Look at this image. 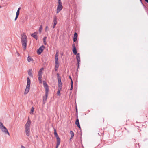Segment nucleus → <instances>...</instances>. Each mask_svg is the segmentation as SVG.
Instances as JSON below:
<instances>
[{"mask_svg":"<svg viewBox=\"0 0 148 148\" xmlns=\"http://www.w3.org/2000/svg\"><path fill=\"white\" fill-rule=\"evenodd\" d=\"M43 86L45 89V95L43 97V104H45L46 101L48 94L49 88L48 86L47 82L45 81H43Z\"/></svg>","mask_w":148,"mask_h":148,"instance_id":"obj_1","label":"nucleus"},{"mask_svg":"<svg viewBox=\"0 0 148 148\" xmlns=\"http://www.w3.org/2000/svg\"><path fill=\"white\" fill-rule=\"evenodd\" d=\"M31 123V121L29 118L28 121L25 125V134L27 136H29L30 135V126Z\"/></svg>","mask_w":148,"mask_h":148,"instance_id":"obj_2","label":"nucleus"},{"mask_svg":"<svg viewBox=\"0 0 148 148\" xmlns=\"http://www.w3.org/2000/svg\"><path fill=\"white\" fill-rule=\"evenodd\" d=\"M21 40L22 47L25 50L26 49L27 46V37L25 34H23L21 37Z\"/></svg>","mask_w":148,"mask_h":148,"instance_id":"obj_3","label":"nucleus"},{"mask_svg":"<svg viewBox=\"0 0 148 148\" xmlns=\"http://www.w3.org/2000/svg\"><path fill=\"white\" fill-rule=\"evenodd\" d=\"M57 77L58 80V89L57 92V93L58 95H60V91L62 89V84L61 81V77L58 73L57 74Z\"/></svg>","mask_w":148,"mask_h":148,"instance_id":"obj_4","label":"nucleus"},{"mask_svg":"<svg viewBox=\"0 0 148 148\" xmlns=\"http://www.w3.org/2000/svg\"><path fill=\"white\" fill-rule=\"evenodd\" d=\"M0 129L5 134H8L10 136V133L8 131L7 128L3 125L1 122H0Z\"/></svg>","mask_w":148,"mask_h":148,"instance_id":"obj_5","label":"nucleus"},{"mask_svg":"<svg viewBox=\"0 0 148 148\" xmlns=\"http://www.w3.org/2000/svg\"><path fill=\"white\" fill-rule=\"evenodd\" d=\"M30 80L29 77H27V85L24 92L25 94H26L29 92L30 89Z\"/></svg>","mask_w":148,"mask_h":148,"instance_id":"obj_6","label":"nucleus"},{"mask_svg":"<svg viewBox=\"0 0 148 148\" xmlns=\"http://www.w3.org/2000/svg\"><path fill=\"white\" fill-rule=\"evenodd\" d=\"M63 8L62 4H58L57 8V13H59Z\"/></svg>","mask_w":148,"mask_h":148,"instance_id":"obj_7","label":"nucleus"},{"mask_svg":"<svg viewBox=\"0 0 148 148\" xmlns=\"http://www.w3.org/2000/svg\"><path fill=\"white\" fill-rule=\"evenodd\" d=\"M45 46L42 45L41 46L39 49L37 50V52L38 54V55H40L41 53L43 51V48H45Z\"/></svg>","mask_w":148,"mask_h":148,"instance_id":"obj_8","label":"nucleus"},{"mask_svg":"<svg viewBox=\"0 0 148 148\" xmlns=\"http://www.w3.org/2000/svg\"><path fill=\"white\" fill-rule=\"evenodd\" d=\"M42 72H41L40 70H39L38 75V76L40 83H41L42 82L41 79L42 78Z\"/></svg>","mask_w":148,"mask_h":148,"instance_id":"obj_9","label":"nucleus"},{"mask_svg":"<svg viewBox=\"0 0 148 148\" xmlns=\"http://www.w3.org/2000/svg\"><path fill=\"white\" fill-rule=\"evenodd\" d=\"M72 46L73 48L72 50L73 52L74 55H76L77 54V51L76 48L75 46V44L73 43V44Z\"/></svg>","mask_w":148,"mask_h":148,"instance_id":"obj_10","label":"nucleus"},{"mask_svg":"<svg viewBox=\"0 0 148 148\" xmlns=\"http://www.w3.org/2000/svg\"><path fill=\"white\" fill-rule=\"evenodd\" d=\"M54 134L55 136H56V138L57 141H60V138L59 137V136L57 133V132L56 130L54 129Z\"/></svg>","mask_w":148,"mask_h":148,"instance_id":"obj_11","label":"nucleus"},{"mask_svg":"<svg viewBox=\"0 0 148 148\" xmlns=\"http://www.w3.org/2000/svg\"><path fill=\"white\" fill-rule=\"evenodd\" d=\"M38 33V32H35L34 33L32 34H31V36L34 38L36 40H37L38 39V38L37 35Z\"/></svg>","mask_w":148,"mask_h":148,"instance_id":"obj_12","label":"nucleus"},{"mask_svg":"<svg viewBox=\"0 0 148 148\" xmlns=\"http://www.w3.org/2000/svg\"><path fill=\"white\" fill-rule=\"evenodd\" d=\"M28 75L32 77H33V74L32 72V69H29L28 71Z\"/></svg>","mask_w":148,"mask_h":148,"instance_id":"obj_13","label":"nucleus"},{"mask_svg":"<svg viewBox=\"0 0 148 148\" xmlns=\"http://www.w3.org/2000/svg\"><path fill=\"white\" fill-rule=\"evenodd\" d=\"M55 65H59L58 58H55Z\"/></svg>","mask_w":148,"mask_h":148,"instance_id":"obj_14","label":"nucleus"},{"mask_svg":"<svg viewBox=\"0 0 148 148\" xmlns=\"http://www.w3.org/2000/svg\"><path fill=\"white\" fill-rule=\"evenodd\" d=\"M27 60L28 62H30L32 61H33V59L30 56H28L27 58Z\"/></svg>","mask_w":148,"mask_h":148,"instance_id":"obj_15","label":"nucleus"},{"mask_svg":"<svg viewBox=\"0 0 148 148\" xmlns=\"http://www.w3.org/2000/svg\"><path fill=\"white\" fill-rule=\"evenodd\" d=\"M70 134H71V138L70 139V140L74 136V132L72 131H70Z\"/></svg>","mask_w":148,"mask_h":148,"instance_id":"obj_16","label":"nucleus"},{"mask_svg":"<svg viewBox=\"0 0 148 148\" xmlns=\"http://www.w3.org/2000/svg\"><path fill=\"white\" fill-rule=\"evenodd\" d=\"M47 38V37H44L43 38L44 43V45H47V43L46 41Z\"/></svg>","mask_w":148,"mask_h":148,"instance_id":"obj_17","label":"nucleus"},{"mask_svg":"<svg viewBox=\"0 0 148 148\" xmlns=\"http://www.w3.org/2000/svg\"><path fill=\"white\" fill-rule=\"evenodd\" d=\"M75 124L77 125H79V120L77 118V119H76L75 122Z\"/></svg>","mask_w":148,"mask_h":148,"instance_id":"obj_18","label":"nucleus"},{"mask_svg":"<svg viewBox=\"0 0 148 148\" xmlns=\"http://www.w3.org/2000/svg\"><path fill=\"white\" fill-rule=\"evenodd\" d=\"M76 59L77 60L80 59V53H77L76 55Z\"/></svg>","mask_w":148,"mask_h":148,"instance_id":"obj_19","label":"nucleus"},{"mask_svg":"<svg viewBox=\"0 0 148 148\" xmlns=\"http://www.w3.org/2000/svg\"><path fill=\"white\" fill-rule=\"evenodd\" d=\"M59 67V65H55V69L56 71H57L58 70Z\"/></svg>","mask_w":148,"mask_h":148,"instance_id":"obj_20","label":"nucleus"},{"mask_svg":"<svg viewBox=\"0 0 148 148\" xmlns=\"http://www.w3.org/2000/svg\"><path fill=\"white\" fill-rule=\"evenodd\" d=\"M60 141H57L56 145V148H58L60 144Z\"/></svg>","mask_w":148,"mask_h":148,"instance_id":"obj_21","label":"nucleus"},{"mask_svg":"<svg viewBox=\"0 0 148 148\" xmlns=\"http://www.w3.org/2000/svg\"><path fill=\"white\" fill-rule=\"evenodd\" d=\"M58 55H59L58 51H56V54L55 55V58H58Z\"/></svg>","mask_w":148,"mask_h":148,"instance_id":"obj_22","label":"nucleus"},{"mask_svg":"<svg viewBox=\"0 0 148 148\" xmlns=\"http://www.w3.org/2000/svg\"><path fill=\"white\" fill-rule=\"evenodd\" d=\"M77 34L76 32H75L73 38H77Z\"/></svg>","mask_w":148,"mask_h":148,"instance_id":"obj_23","label":"nucleus"},{"mask_svg":"<svg viewBox=\"0 0 148 148\" xmlns=\"http://www.w3.org/2000/svg\"><path fill=\"white\" fill-rule=\"evenodd\" d=\"M34 107H32L31 109V111H30L31 113V112L33 113L34 111Z\"/></svg>","mask_w":148,"mask_h":148,"instance_id":"obj_24","label":"nucleus"},{"mask_svg":"<svg viewBox=\"0 0 148 148\" xmlns=\"http://www.w3.org/2000/svg\"><path fill=\"white\" fill-rule=\"evenodd\" d=\"M57 17L55 16L53 17V21H57Z\"/></svg>","mask_w":148,"mask_h":148,"instance_id":"obj_25","label":"nucleus"},{"mask_svg":"<svg viewBox=\"0 0 148 148\" xmlns=\"http://www.w3.org/2000/svg\"><path fill=\"white\" fill-rule=\"evenodd\" d=\"M42 25H41L40 27V28H39V32H41V30H42Z\"/></svg>","mask_w":148,"mask_h":148,"instance_id":"obj_26","label":"nucleus"},{"mask_svg":"<svg viewBox=\"0 0 148 148\" xmlns=\"http://www.w3.org/2000/svg\"><path fill=\"white\" fill-rule=\"evenodd\" d=\"M73 84L71 83V88L70 89V90H72L73 89Z\"/></svg>","mask_w":148,"mask_h":148,"instance_id":"obj_27","label":"nucleus"},{"mask_svg":"<svg viewBox=\"0 0 148 148\" xmlns=\"http://www.w3.org/2000/svg\"><path fill=\"white\" fill-rule=\"evenodd\" d=\"M77 38H73V40L74 42H76V41L77 40Z\"/></svg>","mask_w":148,"mask_h":148,"instance_id":"obj_28","label":"nucleus"},{"mask_svg":"<svg viewBox=\"0 0 148 148\" xmlns=\"http://www.w3.org/2000/svg\"><path fill=\"white\" fill-rule=\"evenodd\" d=\"M19 12L18 11H17L16 14V16H19Z\"/></svg>","mask_w":148,"mask_h":148,"instance_id":"obj_29","label":"nucleus"},{"mask_svg":"<svg viewBox=\"0 0 148 148\" xmlns=\"http://www.w3.org/2000/svg\"><path fill=\"white\" fill-rule=\"evenodd\" d=\"M15 54L17 56H19V53L17 51H16V52L15 53Z\"/></svg>","mask_w":148,"mask_h":148,"instance_id":"obj_30","label":"nucleus"},{"mask_svg":"<svg viewBox=\"0 0 148 148\" xmlns=\"http://www.w3.org/2000/svg\"><path fill=\"white\" fill-rule=\"evenodd\" d=\"M53 24L56 25L57 23V21H53Z\"/></svg>","mask_w":148,"mask_h":148,"instance_id":"obj_31","label":"nucleus"},{"mask_svg":"<svg viewBox=\"0 0 148 148\" xmlns=\"http://www.w3.org/2000/svg\"><path fill=\"white\" fill-rule=\"evenodd\" d=\"M69 78L71 80V83L73 84V81L72 79L70 76H69Z\"/></svg>","mask_w":148,"mask_h":148,"instance_id":"obj_32","label":"nucleus"},{"mask_svg":"<svg viewBox=\"0 0 148 148\" xmlns=\"http://www.w3.org/2000/svg\"><path fill=\"white\" fill-rule=\"evenodd\" d=\"M62 4V3L61 1V0H58V4Z\"/></svg>","mask_w":148,"mask_h":148,"instance_id":"obj_33","label":"nucleus"},{"mask_svg":"<svg viewBox=\"0 0 148 148\" xmlns=\"http://www.w3.org/2000/svg\"><path fill=\"white\" fill-rule=\"evenodd\" d=\"M77 126L78 127V128L80 129L81 130V127H80V124L79 125H77Z\"/></svg>","mask_w":148,"mask_h":148,"instance_id":"obj_34","label":"nucleus"},{"mask_svg":"<svg viewBox=\"0 0 148 148\" xmlns=\"http://www.w3.org/2000/svg\"><path fill=\"white\" fill-rule=\"evenodd\" d=\"M18 16H16V17L15 18V20L16 21L17 18H18Z\"/></svg>","mask_w":148,"mask_h":148,"instance_id":"obj_35","label":"nucleus"},{"mask_svg":"<svg viewBox=\"0 0 148 148\" xmlns=\"http://www.w3.org/2000/svg\"><path fill=\"white\" fill-rule=\"evenodd\" d=\"M77 62H80V59L77 60Z\"/></svg>","mask_w":148,"mask_h":148,"instance_id":"obj_36","label":"nucleus"},{"mask_svg":"<svg viewBox=\"0 0 148 148\" xmlns=\"http://www.w3.org/2000/svg\"><path fill=\"white\" fill-rule=\"evenodd\" d=\"M20 9H21V8H20V7H19V8H18V10H17V11H19V12L20 10Z\"/></svg>","mask_w":148,"mask_h":148,"instance_id":"obj_37","label":"nucleus"},{"mask_svg":"<svg viewBox=\"0 0 148 148\" xmlns=\"http://www.w3.org/2000/svg\"><path fill=\"white\" fill-rule=\"evenodd\" d=\"M43 69V68H41V69H40L39 70H40L41 72H42V70Z\"/></svg>","mask_w":148,"mask_h":148,"instance_id":"obj_38","label":"nucleus"},{"mask_svg":"<svg viewBox=\"0 0 148 148\" xmlns=\"http://www.w3.org/2000/svg\"><path fill=\"white\" fill-rule=\"evenodd\" d=\"M56 25H55L53 24V28H55Z\"/></svg>","mask_w":148,"mask_h":148,"instance_id":"obj_39","label":"nucleus"},{"mask_svg":"<svg viewBox=\"0 0 148 148\" xmlns=\"http://www.w3.org/2000/svg\"><path fill=\"white\" fill-rule=\"evenodd\" d=\"M77 69H79V65H77Z\"/></svg>","mask_w":148,"mask_h":148,"instance_id":"obj_40","label":"nucleus"},{"mask_svg":"<svg viewBox=\"0 0 148 148\" xmlns=\"http://www.w3.org/2000/svg\"><path fill=\"white\" fill-rule=\"evenodd\" d=\"M48 26H47L46 27H45V31H46L47 29L48 28Z\"/></svg>","mask_w":148,"mask_h":148,"instance_id":"obj_41","label":"nucleus"},{"mask_svg":"<svg viewBox=\"0 0 148 148\" xmlns=\"http://www.w3.org/2000/svg\"><path fill=\"white\" fill-rule=\"evenodd\" d=\"M140 1L141 2L142 4L143 5H144L143 4V3H142V0H140Z\"/></svg>","mask_w":148,"mask_h":148,"instance_id":"obj_42","label":"nucleus"},{"mask_svg":"<svg viewBox=\"0 0 148 148\" xmlns=\"http://www.w3.org/2000/svg\"><path fill=\"white\" fill-rule=\"evenodd\" d=\"M25 147L23 146V145L21 146V148H24Z\"/></svg>","mask_w":148,"mask_h":148,"instance_id":"obj_43","label":"nucleus"},{"mask_svg":"<svg viewBox=\"0 0 148 148\" xmlns=\"http://www.w3.org/2000/svg\"><path fill=\"white\" fill-rule=\"evenodd\" d=\"M76 112L77 113V107L76 108Z\"/></svg>","mask_w":148,"mask_h":148,"instance_id":"obj_44","label":"nucleus"},{"mask_svg":"<svg viewBox=\"0 0 148 148\" xmlns=\"http://www.w3.org/2000/svg\"><path fill=\"white\" fill-rule=\"evenodd\" d=\"M138 147H137V145H136V147H138V148H139V144H138Z\"/></svg>","mask_w":148,"mask_h":148,"instance_id":"obj_45","label":"nucleus"},{"mask_svg":"<svg viewBox=\"0 0 148 148\" xmlns=\"http://www.w3.org/2000/svg\"><path fill=\"white\" fill-rule=\"evenodd\" d=\"M145 1L146 2L148 3V0H145Z\"/></svg>","mask_w":148,"mask_h":148,"instance_id":"obj_46","label":"nucleus"},{"mask_svg":"<svg viewBox=\"0 0 148 148\" xmlns=\"http://www.w3.org/2000/svg\"><path fill=\"white\" fill-rule=\"evenodd\" d=\"M77 65H79V64H80V62H77Z\"/></svg>","mask_w":148,"mask_h":148,"instance_id":"obj_47","label":"nucleus"},{"mask_svg":"<svg viewBox=\"0 0 148 148\" xmlns=\"http://www.w3.org/2000/svg\"><path fill=\"white\" fill-rule=\"evenodd\" d=\"M77 71H78V69H77Z\"/></svg>","mask_w":148,"mask_h":148,"instance_id":"obj_48","label":"nucleus"},{"mask_svg":"<svg viewBox=\"0 0 148 148\" xmlns=\"http://www.w3.org/2000/svg\"><path fill=\"white\" fill-rule=\"evenodd\" d=\"M1 6H0V8H1Z\"/></svg>","mask_w":148,"mask_h":148,"instance_id":"obj_49","label":"nucleus"}]
</instances>
